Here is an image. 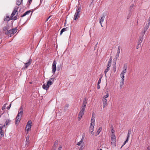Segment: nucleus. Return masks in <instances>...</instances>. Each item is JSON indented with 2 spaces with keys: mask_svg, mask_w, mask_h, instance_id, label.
Wrapping results in <instances>:
<instances>
[{
  "mask_svg": "<svg viewBox=\"0 0 150 150\" xmlns=\"http://www.w3.org/2000/svg\"><path fill=\"white\" fill-rule=\"evenodd\" d=\"M115 71H114V72H115Z\"/></svg>",
  "mask_w": 150,
  "mask_h": 150,
  "instance_id": "nucleus-63",
  "label": "nucleus"
},
{
  "mask_svg": "<svg viewBox=\"0 0 150 150\" xmlns=\"http://www.w3.org/2000/svg\"><path fill=\"white\" fill-rule=\"evenodd\" d=\"M119 57V55L116 54V56H115V57H116V59H117V58Z\"/></svg>",
  "mask_w": 150,
  "mask_h": 150,
  "instance_id": "nucleus-51",
  "label": "nucleus"
},
{
  "mask_svg": "<svg viewBox=\"0 0 150 150\" xmlns=\"http://www.w3.org/2000/svg\"><path fill=\"white\" fill-rule=\"evenodd\" d=\"M147 23L150 24V16L148 18V21L147 22Z\"/></svg>",
  "mask_w": 150,
  "mask_h": 150,
  "instance_id": "nucleus-46",
  "label": "nucleus"
},
{
  "mask_svg": "<svg viewBox=\"0 0 150 150\" xmlns=\"http://www.w3.org/2000/svg\"><path fill=\"white\" fill-rule=\"evenodd\" d=\"M18 7L17 6H16L14 7L13 11L11 15V18H12L13 19L15 20L17 19V18H16V16H15L14 18H13V17L15 15L16 13L17 12L18 10Z\"/></svg>",
  "mask_w": 150,
  "mask_h": 150,
  "instance_id": "nucleus-4",
  "label": "nucleus"
},
{
  "mask_svg": "<svg viewBox=\"0 0 150 150\" xmlns=\"http://www.w3.org/2000/svg\"><path fill=\"white\" fill-rule=\"evenodd\" d=\"M97 88L98 89L100 88V86L99 84H97Z\"/></svg>",
  "mask_w": 150,
  "mask_h": 150,
  "instance_id": "nucleus-50",
  "label": "nucleus"
},
{
  "mask_svg": "<svg viewBox=\"0 0 150 150\" xmlns=\"http://www.w3.org/2000/svg\"><path fill=\"white\" fill-rule=\"evenodd\" d=\"M5 34L6 35H13V32L12 30H7L6 32L5 33Z\"/></svg>",
  "mask_w": 150,
  "mask_h": 150,
  "instance_id": "nucleus-14",
  "label": "nucleus"
},
{
  "mask_svg": "<svg viewBox=\"0 0 150 150\" xmlns=\"http://www.w3.org/2000/svg\"><path fill=\"white\" fill-rule=\"evenodd\" d=\"M85 136V134H83V135H82V137H83V138H84Z\"/></svg>",
  "mask_w": 150,
  "mask_h": 150,
  "instance_id": "nucleus-57",
  "label": "nucleus"
},
{
  "mask_svg": "<svg viewBox=\"0 0 150 150\" xmlns=\"http://www.w3.org/2000/svg\"><path fill=\"white\" fill-rule=\"evenodd\" d=\"M87 103L86 98H85L83 101L82 106L86 107Z\"/></svg>",
  "mask_w": 150,
  "mask_h": 150,
  "instance_id": "nucleus-18",
  "label": "nucleus"
},
{
  "mask_svg": "<svg viewBox=\"0 0 150 150\" xmlns=\"http://www.w3.org/2000/svg\"><path fill=\"white\" fill-rule=\"evenodd\" d=\"M125 74H120V77L122 79V80H125Z\"/></svg>",
  "mask_w": 150,
  "mask_h": 150,
  "instance_id": "nucleus-31",
  "label": "nucleus"
},
{
  "mask_svg": "<svg viewBox=\"0 0 150 150\" xmlns=\"http://www.w3.org/2000/svg\"><path fill=\"white\" fill-rule=\"evenodd\" d=\"M102 100L103 102V108H104L107 105V99L104 98H102Z\"/></svg>",
  "mask_w": 150,
  "mask_h": 150,
  "instance_id": "nucleus-11",
  "label": "nucleus"
},
{
  "mask_svg": "<svg viewBox=\"0 0 150 150\" xmlns=\"http://www.w3.org/2000/svg\"><path fill=\"white\" fill-rule=\"evenodd\" d=\"M84 139V138H83V137H82L80 141H81L83 142V141Z\"/></svg>",
  "mask_w": 150,
  "mask_h": 150,
  "instance_id": "nucleus-52",
  "label": "nucleus"
},
{
  "mask_svg": "<svg viewBox=\"0 0 150 150\" xmlns=\"http://www.w3.org/2000/svg\"><path fill=\"white\" fill-rule=\"evenodd\" d=\"M147 29H146L144 28V34L146 31Z\"/></svg>",
  "mask_w": 150,
  "mask_h": 150,
  "instance_id": "nucleus-53",
  "label": "nucleus"
},
{
  "mask_svg": "<svg viewBox=\"0 0 150 150\" xmlns=\"http://www.w3.org/2000/svg\"><path fill=\"white\" fill-rule=\"evenodd\" d=\"M50 16H49V17H48V18L46 20V21H47L50 18Z\"/></svg>",
  "mask_w": 150,
  "mask_h": 150,
  "instance_id": "nucleus-55",
  "label": "nucleus"
},
{
  "mask_svg": "<svg viewBox=\"0 0 150 150\" xmlns=\"http://www.w3.org/2000/svg\"><path fill=\"white\" fill-rule=\"evenodd\" d=\"M114 132H115L114 129L113 128H112V129L111 130V134H115Z\"/></svg>",
  "mask_w": 150,
  "mask_h": 150,
  "instance_id": "nucleus-36",
  "label": "nucleus"
},
{
  "mask_svg": "<svg viewBox=\"0 0 150 150\" xmlns=\"http://www.w3.org/2000/svg\"><path fill=\"white\" fill-rule=\"evenodd\" d=\"M68 29V27H66L65 28H63L62 29L61 31H60V35H61L62 33L64 31H67Z\"/></svg>",
  "mask_w": 150,
  "mask_h": 150,
  "instance_id": "nucleus-19",
  "label": "nucleus"
},
{
  "mask_svg": "<svg viewBox=\"0 0 150 150\" xmlns=\"http://www.w3.org/2000/svg\"><path fill=\"white\" fill-rule=\"evenodd\" d=\"M82 142L81 141H80L77 143L76 144L78 146H80L81 145Z\"/></svg>",
  "mask_w": 150,
  "mask_h": 150,
  "instance_id": "nucleus-37",
  "label": "nucleus"
},
{
  "mask_svg": "<svg viewBox=\"0 0 150 150\" xmlns=\"http://www.w3.org/2000/svg\"><path fill=\"white\" fill-rule=\"evenodd\" d=\"M32 0H30L29 1V3H30L32 2Z\"/></svg>",
  "mask_w": 150,
  "mask_h": 150,
  "instance_id": "nucleus-58",
  "label": "nucleus"
},
{
  "mask_svg": "<svg viewBox=\"0 0 150 150\" xmlns=\"http://www.w3.org/2000/svg\"><path fill=\"white\" fill-rule=\"evenodd\" d=\"M49 87V86L47 85V84L46 85H45V84H44L42 86L43 88L46 90H47L48 89Z\"/></svg>",
  "mask_w": 150,
  "mask_h": 150,
  "instance_id": "nucleus-17",
  "label": "nucleus"
},
{
  "mask_svg": "<svg viewBox=\"0 0 150 150\" xmlns=\"http://www.w3.org/2000/svg\"><path fill=\"white\" fill-rule=\"evenodd\" d=\"M100 150H102V149H100Z\"/></svg>",
  "mask_w": 150,
  "mask_h": 150,
  "instance_id": "nucleus-64",
  "label": "nucleus"
},
{
  "mask_svg": "<svg viewBox=\"0 0 150 150\" xmlns=\"http://www.w3.org/2000/svg\"><path fill=\"white\" fill-rule=\"evenodd\" d=\"M69 106V105H68V104H67V107H68Z\"/></svg>",
  "mask_w": 150,
  "mask_h": 150,
  "instance_id": "nucleus-60",
  "label": "nucleus"
},
{
  "mask_svg": "<svg viewBox=\"0 0 150 150\" xmlns=\"http://www.w3.org/2000/svg\"><path fill=\"white\" fill-rule=\"evenodd\" d=\"M32 124V121L31 120H29L27 122V125H26V130L27 132V133H28L29 131L30 130V129L31 128V126Z\"/></svg>",
  "mask_w": 150,
  "mask_h": 150,
  "instance_id": "nucleus-7",
  "label": "nucleus"
},
{
  "mask_svg": "<svg viewBox=\"0 0 150 150\" xmlns=\"http://www.w3.org/2000/svg\"><path fill=\"white\" fill-rule=\"evenodd\" d=\"M26 15H26V13H25H25H24L23 15L21 16V17H23L25 16Z\"/></svg>",
  "mask_w": 150,
  "mask_h": 150,
  "instance_id": "nucleus-49",
  "label": "nucleus"
},
{
  "mask_svg": "<svg viewBox=\"0 0 150 150\" xmlns=\"http://www.w3.org/2000/svg\"><path fill=\"white\" fill-rule=\"evenodd\" d=\"M97 43H96V45H95V46H97Z\"/></svg>",
  "mask_w": 150,
  "mask_h": 150,
  "instance_id": "nucleus-62",
  "label": "nucleus"
},
{
  "mask_svg": "<svg viewBox=\"0 0 150 150\" xmlns=\"http://www.w3.org/2000/svg\"><path fill=\"white\" fill-rule=\"evenodd\" d=\"M112 61L110 60L108 62L107 65V68L110 69V67L111 65V63Z\"/></svg>",
  "mask_w": 150,
  "mask_h": 150,
  "instance_id": "nucleus-21",
  "label": "nucleus"
},
{
  "mask_svg": "<svg viewBox=\"0 0 150 150\" xmlns=\"http://www.w3.org/2000/svg\"><path fill=\"white\" fill-rule=\"evenodd\" d=\"M29 137L28 136L26 138V144L27 145L28 144H29Z\"/></svg>",
  "mask_w": 150,
  "mask_h": 150,
  "instance_id": "nucleus-22",
  "label": "nucleus"
},
{
  "mask_svg": "<svg viewBox=\"0 0 150 150\" xmlns=\"http://www.w3.org/2000/svg\"><path fill=\"white\" fill-rule=\"evenodd\" d=\"M105 18V16H103L101 17V18L100 19V24L101 25V26L102 27H103L102 23L104 20Z\"/></svg>",
  "mask_w": 150,
  "mask_h": 150,
  "instance_id": "nucleus-15",
  "label": "nucleus"
},
{
  "mask_svg": "<svg viewBox=\"0 0 150 150\" xmlns=\"http://www.w3.org/2000/svg\"><path fill=\"white\" fill-rule=\"evenodd\" d=\"M32 61L31 59H30L28 62L26 63H24L25 65L22 68L23 70H26L28 67H29L31 64Z\"/></svg>",
  "mask_w": 150,
  "mask_h": 150,
  "instance_id": "nucleus-5",
  "label": "nucleus"
},
{
  "mask_svg": "<svg viewBox=\"0 0 150 150\" xmlns=\"http://www.w3.org/2000/svg\"><path fill=\"white\" fill-rule=\"evenodd\" d=\"M102 129V127H100L98 129V130L96 132V135H98L101 131Z\"/></svg>",
  "mask_w": 150,
  "mask_h": 150,
  "instance_id": "nucleus-20",
  "label": "nucleus"
},
{
  "mask_svg": "<svg viewBox=\"0 0 150 150\" xmlns=\"http://www.w3.org/2000/svg\"><path fill=\"white\" fill-rule=\"evenodd\" d=\"M131 14H131H129L130 15H129V16H127V19H128L129 18V17H130Z\"/></svg>",
  "mask_w": 150,
  "mask_h": 150,
  "instance_id": "nucleus-54",
  "label": "nucleus"
},
{
  "mask_svg": "<svg viewBox=\"0 0 150 150\" xmlns=\"http://www.w3.org/2000/svg\"><path fill=\"white\" fill-rule=\"evenodd\" d=\"M131 133V130L129 129L128 130V134L127 135V139L129 140V137L130 136V134Z\"/></svg>",
  "mask_w": 150,
  "mask_h": 150,
  "instance_id": "nucleus-23",
  "label": "nucleus"
},
{
  "mask_svg": "<svg viewBox=\"0 0 150 150\" xmlns=\"http://www.w3.org/2000/svg\"><path fill=\"white\" fill-rule=\"evenodd\" d=\"M23 108L22 106H21L20 108V110L18 111V115L16 117L15 122L16 124V125L20 121L21 117L23 113Z\"/></svg>",
  "mask_w": 150,
  "mask_h": 150,
  "instance_id": "nucleus-1",
  "label": "nucleus"
},
{
  "mask_svg": "<svg viewBox=\"0 0 150 150\" xmlns=\"http://www.w3.org/2000/svg\"><path fill=\"white\" fill-rule=\"evenodd\" d=\"M134 6V4H132L130 6L129 8V14H131V12H132V8Z\"/></svg>",
  "mask_w": 150,
  "mask_h": 150,
  "instance_id": "nucleus-25",
  "label": "nucleus"
},
{
  "mask_svg": "<svg viewBox=\"0 0 150 150\" xmlns=\"http://www.w3.org/2000/svg\"><path fill=\"white\" fill-rule=\"evenodd\" d=\"M128 139H126V140L123 143V146L126 143H127L128 142Z\"/></svg>",
  "mask_w": 150,
  "mask_h": 150,
  "instance_id": "nucleus-43",
  "label": "nucleus"
},
{
  "mask_svg": "<svg viewBox=\"0 0 150 150\" xmlns=\"http://www.w3.org/2000/svg\"><path fill=\"white\" fill-rule=\"evenodd\" d=\"M111 143L112 145H115L116 139L115 134H111Z\"/></svg>",
  "mask_w": 150,
  "mask_h": 150,
  "instance_id": "nucleus-6",
  "label": "nucleus"
},
{
  "mask_svg": "<svg viewBox=\"0 0 150 150\" xmlns=\"http://www.w3.org/2000/svg\"><path fill=\"white\" fill-rule=\"evenodd\" d=\"M10 122V120H6L5 122V125H7L8 124V123Z\"/></svg>",
  "mask_w": 150,
  "mask_h": 150,
  "instance_id": "nucleus-38",
  "label": "nucleus"
},
{
  "mask_svg": "<svg viewBox=\"0 0 150 150\" xmlns=\"http://www.w3.org/2000/svg\"><path fill=\"white\" fill-rule=\"evenodd\" d=\"M56 64H57V62H56V61L55 60H54L53 61V63L52 64V73L53 74H54L55 73L56 71Z\"/></svg>",
  "mask_w": 150,
  "mask_h": 150,
  "instance_id": "nucleus-8",
  "label": "nucleus"
},
{
  "mask_svg": "<svg viewBox=\"0 0 150 150\" xmlns=\"http://www.w3.org/2000/svg\"><path fill=\"white\" fill-rule=\"evenodd\" d=\"M105 93L106 95L103 96L102 98L106 99L109 96L108 91V89L106 90Z\"/></svg>",
  "mask_w": 150,
  "mask_h": 150,
  "instance_id": "nucleus-12",
  "label": "nucleus"
},
{
  "mask_svg": "<svg viewBox=\"0 0 150 150\" xmlns=\"http://www.w3.org/2000/svg\"><path fill=\"white\" fill-rule=\"evenodd\" d=\"M147 23L150 24V16L148 18V21L147 22Z\"/></svg>",
  "mask_w": 150,
  "mask_h": 150,
  "instance_id": "nucleus-45",
  "label": "nucleus"
},
{
  "mask_svg": "<svg viewBox=\"0 0 150 150\" xmlns=\"http://www.w3.org/2000/svg\"><path fill=\"white\" fill-rule=\"evenodd\" d=\"M50 79V80H51L52 81V82H53L54 81V78H51Z\"/></svg>",
  "mask_w": 150,
  "mask_h": 150,
  "instance_id": "nucleus-48",
  "label": "nucleus"
},
{
  "mask_svg": "<svg viewBox=\"0 0 150 150\" xmlns=\"http://www.w3.org/2000/svg\"><path fill=\"white\" fill-rule=\"evenodd\" d=\"M95 120L94 117L92 115L91 119V123L89 127V131L91 132V134L93 135L94 134V132H93L94 129V126L95 125Z\"/></svg>",
  "mask_w": 150,
  "mask_h": 150,
  "instance_id": "nucleus-2",
  "label": "nucleus"
},
{
  "mask_svg": "<svg viewBox=\"0 0 150 150\" xmlns=\"http://www.w3.org/2000/svg\"><path fill=\"white\" fill-rule=\"evenodd\" d=\"M7 29V27L6 26H5L4 28H3V30L4 31H6Z\"/></svg>",
  "mask_w": 150,
  "mask_h": 150,
  "instance_id": "nucleus-44",
  "label": "nucleus"
},
{
  "mask_svg": "<svg viewBox=\"0 0 150 150\" xmlns=\"http://www.w3.org/2000/svg\"><path fill=\"white\" fill-rule=\"evenodd\" d=\"M81 7L80 6L76 9V12L74 14V20H77L79 17V13L81 11Z\"/></svg>",
  "mask_w": 150,
  "mask_h": 150,
  "instance_id": "nucleus-3",
  "label": "nucleus"
},
{
  "mask_svg": "<svg viewBox=\"0 0 150 150\" xmlns=\"http://www.w3.org/2000/svg\"><path fill=\"white\" fill-rule=\"evenodd\" d=\"M31 12V10H29V11H26L25 13H26V15H28V14H29Z\"/></svg>",
  "mask_w": 150,
  "mask_h": 150,
  "instance_id": "nucleus-39",
  "label": "nucleus"
},
{
  "mask_svg": "<svg viewBox=\"0 0 150 150\" xmlns=\"http://www.w3.org/2000/svg\"><path fill=\"white\" fill-rule=\"evenodd\" d=\"M86 107L81 106V109L80 110V111H81L84 112L85 109Z\"/></svg>",
  "mask_w": 150,
  "mask_h": 150,
  "instance_id": "nucleus-32",
  "label": "nucleus"
},
{
  "mask_svg": "<svg viewBox=\"0 0 150 150\" xmlns=\"http://www.w3.org/2000/svg\"><path fill=\"white\" fill-rule=\"evenodd\" d=\"M84 112L80 111L79 113L78 116V120L80 121L81 118L84 115Z\"/></svg>",
  "mask_w": 150,
  "mask_h": 150,
  "instance_id": "nucleus-9",
  "label": "nucleus"
},
{
  "mask_svg": "<svg viewBox=\"0 0 150 150\" xmlns=\"http://www.w3.org/2000/svg\"><path fill=\"white\" fill-rule=\"evenodd\" d=\"M127 66L126 64H125L123 66V69L127 70Z\"/></svg>",
  "mask_w": 150,
  "mask_h": 150,
  "instance_id": "nucleus-35",
  "label": "nucleus"
},
{
  "mask_svg": "<svg viewBox=\"0 0 150 150\" xmlns=\"http://www.w3.org/2000/svg\"><path fill=\"white\" fill-rule=\"evenodd\" d=\"M120 47H118V50H117V52L120 53Z\"/></svg>",
  "mask_w": 150,
  "mask_h": 150,
  "instance_id": "nucleus-42",
  "label": "nucleus"
},
{
  "mask_svg": "<svg viewBox=\"0 0 150 150\" xmlns=\"http://www.w3.org/2000/svg\"><path fill=\"white\" fill-rule=\"evenodd\" d=\"M10 18L8 16H6V17L4 19V21H8L10 20Z\"/></svg>",
  "mask_w": 150,
  "mask_h": 150,
  "instance_id": "nucleus-29",
  "label": "nucleus"
},
{
  "mask_svg": "<svg viewBox=\"0 0 150 150\" xmlns=\"http://www.w3.org/2000/svg\"><path fill=\"white\" fill-rule=\"evenodd\" d=\"M58 142L57 141H56L54 144L53 146H52V149L53 150H55L56 147L57 145Z\"/></svg>",
  "mask_w": 150,
  "mask_h": 150,
  "instance_id": "nucleus-16",
  "label": "nucleus"
},
{
  "mask_svg": "<svg viewBox=\"0 0 150 150\" xmlns=\"http://www.w3.org/2000/svg\"><path fill=\"white\" fill-rule=\"evenodd\" d=\"M109 70H110V69H108V68H107L105 69L104 71V73H105V76H106V73H107V72H108V71Z\"/></svg>",
  "mask_w": 150,
  "mask_h": 150,
  "instance_id": "nucleus-33",
  "label": "nucleus"
},
{
  "mask_svg": "<svg viewBox=\"0 0 150 150\" xmlns=\"http://www.w3.org/2000/svg\"><path fill=\"white\" fill-rule=\"evenodd\" d=\"M5 108L4 107V106H3V108H2V109H4Z\"/></svg>",
  "mask_w": 150,
  "mask_h": 150,
  "instance_id": "nucleus-61",
  "label": "nucleus"
},
{
  "mask_svg": "<svg viewBox=\"0 0 150 150\" xmlns=\"http://www.w3.org/2000/svg\"><path fill=\"white\" fill-rule=\"evenodd\" d=\"M150 24L147 23L146 25V26L144 27V28L146 29H147L149 28Z\"/></svg>",
  "mask_w": 150,
  "mask_h": 150,
  "instance_id": "nucleus-30",
  "label": "nucleus"
},
{
  "mask_svg": "<svg viewBox=\"0 0 150 150\" xmlns=\"http://www.w3.org/2000/svg\"><path fill=\"white\" fill-rule=\"evenodd\" d=\"M11 30H12L13 32V35L15 33L17 30V29L16 28H13Z\"/></svg>",
  "mask_w": 150,
  "mask_h": 150,
  "instance_id": "nucleus-28",
  "label": "nucleus"
},
{
  "mask_svg": "<svg viewBox=\"0 0 150 150\" xmlns=\"http://www.w3.org/2000/svg\"><path fill=\"white\" fill-rule=\"evenodd\" d=\"M143 40V38H140V39L138 41L137 45V47H140L141 46V43Z\"/></svg>",
  "mask_w": 150,
  "mask_h": 150,
  "instance_id": "nucleus-13",
  "label": "nucleus"
},
{
  "mask_svg": "<svg viewBox=\"0 0 150 150\" xmlns=\"http://www.w3.org/2000/svg\"><path fill=\"white\" fill-rule=\"evenodd\" d=\"M53 82H52L51 80H49L47 81V84L49 86H50V85H52L53 84Z\"/></svg>",
  "mask_w": 150,
  "mask_h": 150,
  "instance_id": "nucleus-24",
  "label": "nucleus"
},
{
  "mask_svg": "<svg viewBox=\"0 0 150 150\" xmlns=\"http://www.w3.org/2000/svg\"><path fill=\"white\" fill-rule=\"evenodd\" d=\"M11 104H10V105L7 107V108H6L7 109V110H9L11 108Z\"/></svg>",
  "mask_w": 150,
  "mask_h": 150,
  "instance_id": "nucleus-41",
  "label": "nucleus"
},
{
  "mask_svg": "<svg viewBox=\"0 0 150 150\" xmlns=\"http://www.w3.org/2000/svg\"><path fill=\"white\" fill-rule=\"evenodd\" d=\"M101 78H102V77H100L99 79L98 80V84H100V82H101Z\"/></svg>",
  "mask_w": 150,
  "mask_h": 150,
  "instance_id": "nucleus-40",
  "label": "nucleus"
},
{
  "mask_svg": "<svg viewBox=\"0 0 150 150\" xmlns=\"http://www.w3.org/2000/svg\"><path fill=\"white\" fill-rule=\"evenodd\" d=\"M83 146H81V147L80 148V149L81 150H82L83 149Z\"/></svg>",
  "mask_w": 150,
  "mask_h": 150,
  "instance_id": "nucleus-56",
  "label": "nucleus"
},
{
  "mask_svg": "<svg viewBox=\"0 0 150 150\" xmlns=\"http://www.w3.org/2000/svg\"><path fill=\"white\" fill-rule=\"evenodd\" d=\"M127 72V70L123 69L122 71L121 74H125Z\"/></svg>",
  "mask_w": 150,
  "mask_h": 150,
  "instance_id": "nucleus-34",
  "label": "nucleus"
},
{
  "mask_svg": "<svg viewBox=\"0 0 150 150\" xmlns=\"http://www.w3.org/2000/svg\"><path fill=\"white\" fill-rule=\"evenodd\" d=\"M5 125H1L0 126V134L2 135L4 134V131L2 130V129L4 128L5 127Z\"/></svg>",
  "mask_w": 150,
  "mask_h": 150,
  "instance_id": "nucleus-10",
  "label": "nucleus"
},
{
  "mask_svg": "<svg viewBox=\"0 0 150 150\" xmlns=\"http://www.w3.org/2000/svg\"><path fill=\"white\" fill-rule=\"evenodd\" d=\"M119 54H120V53H118V52H117V53L116 54H117V55H119Z\"/></svg>",
  "mask_w": 150,
  "mask_h": 150,
  "instance_id": "nucleus-59",
  "label": "nucleus"
},
{
  "mask_svg": "<svg viewBox=\"0 0 150 150\" xmlns=\"http://www.w3.org/2000/svg\"><path fill=\"white\" fill-rule=\"evenodd\" d=\"M124 80H122L120 82V88H122V86L124 85Z\"/></svg>",
  "mask_w": 150,
  "mask_h": 150,
  "instance_id": "nucleus-27",
  "label": "nucleus"
},
{
  "mask_svg": "<svg viewBox=\"0 0 150 150\" xmlns=\"http://www.w3.org/2000/svg\"><path fill=\"white\" fill-rule=\"evenodd\" d=\"M22 1V0H17L16 4L18 6L20 5L21 2Z\"/></svg>",
  "mask_w": 150,
  "mask_h": 150,
  "instance_id": "nucleus-26",
  "label": "nucleus"
},
{
  "mask_svg": "<svg viewBox=\"0 0 150 150\" xmlns=\"http://www.w3.org/2000/svg\"><path fill=\"white\" fill-rule=\"evenodd\" d=\"M62 148V146H59V147L58 150H61Z\"/></svg>",
  "mask_w": 150,
  "mask_h": 150,
  "instance_id": "nucleus-47",
  "label": "nucleus"
}]
</instances>
